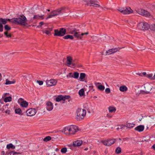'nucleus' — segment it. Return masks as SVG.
Instances as JSON below:
<instances>
[{"label":"nucleus","instance_id":"obj_1","mask_svg":"<svg viewBox=\"0 0 155 155\" xmlns=\"http://www.w3.org/2000/svg\"><path fill=\"white\" fill-rule=\"evenodd\" d=\"M12 19V23L25 26L28 25L27 21H28L26 17L23 15H19L17 18H14Z\"/></svg>","mask_w":155,"mask_h":155},{"label":"nucleus","instance_id":"obj_2","mask_svg":"<svg viewBox=\"0 0 155 155\" xmlns=\"http://www.w3.org/2000/svg\"><path fill=\"white\" fill-rule=\"evenodd\" d=\"M78 127L75 125H71L66 127L62 130V132L67 135H74L78 130Z\"/></svg>","mask_w":155,"mask_h":155},{"label":"nucleus","instance_id":"obj_3","mask_svg":"<svg viewBox=\"0 0 155 155\" xmlns=\"http://www.w3.org/2000/svg\"><path fill=\"white\" fill-rule=\"evenodd\" d=\"M77 114L76 119L78 121H81L86 115V111L84 109L78 108L77 110Z\"/></svg>","mask_w":155,"mask_h":155},{"label":"nucleus","instance_id":"obj_4","mask_svg":"<svg viewBox=\"0 0 155 155\" xmlns=\"http://www.w3.org/2000/svg\"><path fill=\"white\" fill-rule=\"evenodd\" d=\"M28 21L29 22H31L33 21L35 19H39L41 18V19H44V15H34L32 13H29L27 16Z\"/></svg>","mask_w":155,"mask_h":155},{"label":"nucleus","instance_id":"obj_5","mask_svg":"<svg viewBox=\"0 0 155 155\" xmlns=\"http://www.w3.org/2000/svg\"><path fill=\"white\" fill-rule=\"evenodd\" d=\"M54 35L55 36H64L66 33V30L64 28H60L59 30L55 29L54 30Z\"/></svg>","mask_w":155,"mask_h":155},{"label":"nucleus","instance_id":"obj_6","mask_svg":"<svg viewBox=\"0 0 155 155\" xmlns=\"http://www.w3.org/2000/svg\"><path fill=\"white\" fill-rule=\"evenodd\" d=\"M138 28L142 30H146L150 28L149 25L146 22H140L137 25Z\"/></svg>","mask_w":155,"mask_h":155},{"label":"nucleus","instance_id":"obj_7","mask_svg":"<svg viewBox=\"0 0 155 155\" xmlns=\"http://www.w3.org/2000/svg\"><path fill=\"white\" fill-rule=\"evenodd\" d=\"M144 87V90L141 91V93L143 94H147L149 93L150 91L152 89L153 86L151 84L146 83L145 84Z\"/></svg>","mask_w":155,"mask_h":155},{"label":"nucleus","instance_id":"obj_8","mask_svg":"<svg viewBox=\"0 0 155 155\" xmlns=\"http://www.w3.org/2000/svg\"><path fill=\"white\" fill-rule=\"evenodd\" d=\"M116 140L115 139H108L107 140H101V142L106 146H110L114 144Z\"/></svg>","mask_w":155,"mask_h":155},{"label":"nucleus","instance_id":"obj_9","mask_svg":"<svg viewBox=\"0 0 155 155\" xmlns=\"http://www.w3.org/2000/svg\"><path fill=\"white\" fill-rule=\"evenodd\" d=\"M18 103L22 107H27L28 106V103L26 101H25L22 98H20L18 99Z\"/></svg>","mask_w":155,"mask_h":155},{"label":"nucleus","instance_id":"obj_10","mask_svg":"<svg viewBox=\"0 0 155 155\" xmlns=\"http://www.w3.org/2000/svg\"><path fill=\"white\" fill-rule=\"evenodd\" d=\"M70 97V96L68 95H59L56 98L55 101L57 102H59L61 100L64 101L66 99H69Z\"/></svg>","mask_w":155,"mask_h":155},{"label":"nucleus","instance_id":"obj_11","mask_svg":"<svg viewBox=\"0 0 155 155\" xmlns=\"http://www.w3.org/2000/svg\"><path fill=\"white\" fill-rule=\"evenodd\" d=\"M57 82V81L54 79H51L46 81V85L48 87L56 85Z\"/></svg>","mask_w":155,"mask_h":155},{"label":"nucleus","instance_id":"obj_12","mask_svg":"<svg viewBox=\"0 0 155 155\" xmlns=\"http://www.w3.org/2000/svg\"><path fill=\"white\" fill-rule=\"evenodd\" d=\"M137 12L139 14L145 17H147L150 16V14L148 12L143 9H138Z\"/></svg>","mask_w":155,"mask_h":155},{"label":"nucleus","instance_id":"obj_13","mask_svg":"<svg viewBox=\"0 0 155 155\" xmlns=\"http://www.w3.org/2000/svg\"><path fill=\"white\" fill-rule=\"evenodd\" d=\"M26 113L28 116H32L35 114L36 110L34 108H31L28 110L26 111Z\"/></svg>","mask_w":155,"mask_h":155},{"label":"nucleus","instance_id":"obj_14","mask_svg":"<svg viewBox=\"0 0 155 155\" xmlns=\"http://www.w3.org/2000/svg\"><path fill=\"white\" fill-rule=\"evenodd\" d=\"M12 19L9 18H0V24H1L3 26V24L5 25L6 24L8 21L11 22L12 23Z\"/></svg>","mask_w":155,"mask_h":155},{"label":"nucleus","instance_id":"obj_15","mask_svg":"<svg viewBox=\"0 0 155 155\" xmlns=\"http://www.w3.org/2000/svg\"><path fill=\"white\" fill-rule=\"evenodd\" d=\"M67 64L68 66L71 65L73 66L75 65V64L73 63V59L70 56H68L67 58Z\"/></svg>","mask_w":155,"mask_h":155},{"label":"nucleus","instance_id":"obj_16","mask_svg":"<svg viewBox=\"0 0 155 155\" xmlns=\"http://www.w3.org/2000/svg\"><path fill=\"white\" fill-rule=\"evenodd\" d=\"M46 105V109L48 111H50L53 109V106L52 103L50 101L47 102Z\"/></svg>","mask_w":155,"mask_h":155},{"label":"nucleus","instance_id":"obj_17","mask_svg":"<svg viewBox=\"0 0 155 155\" xmlns=\"http://www.w3.org/2000/svg\"><path fill=\"white\" fill-rule=\"evenodd\" d=\"M83 142L81 140H77L74 141L73 143V146L74 147H79L81 145Z\"/></svg>","mask_w":155,"mask_h":155},{"label":"nucleus","instance_id":"obj_18","mask_svg":"<svg viewBox=\"0 0 155 155\" xmlns=\"http://www.w3.org/2000/svg\"><path fill=\"white\" fill-rule=\"evenodd\" d=\"M117 49L118 48H115L114 49H110L106 51V54H105V55H106L107 54L110 55L114 53L117 51Z\"/></svg>","mask_w":155,"mask_h":155},{"label":"nucleus","instance_id":"obj_19","mask_svg":"<svg viewBox=\"0 0 155 155\" xmlns=\"http://www.w3.org/2000/svg\"><path fill=\"white\" fill-rule=\"evenodd\" d=\"M133 11L130 7L126 8L123 11H122V13L125 14H129L132 13Z\"/></svg>","mask_w":155,"mask_h":155},{"label":"nucleus","instance_id":"obj_20","mask_svg":"<svg viewBox=\"0 0 155 155\" xmlns=\"http://www.w3.org/2000/svg\"><path fill=\"white\" fill-rule=\"evenodd\" d=\"M144 129V126L142 125L138 126L135 128V130L139 132L142 131Z\"/></svg>","mask_w":155,"mask_h":155},{"label":"nucleus","instance_id":"obj_21","mask_svg":"<svg viewBox=\"0 0 155 155\" xmlns=\"http://www.w3.org/2000/svg\"><path fill=\"white\" fill-rule=\"evenodd\" d=\"M74 36L77 38L78 39H82V37L81 36L80 32H76L74 33Z\"/></svg>","mask_w":155,"mask_h":155},{"label":"nucleus","instance_id":"obj_22","mask_svg":"<svg viewBox=\"0 0 155 155\" xmlns=\"http://www.w3.org/2000/svg\"><path fill=\"white\" fill-rule=\"evenodd\" d=\"M65 7H63L58 9L57 10L58 11V14L59 15L61 13L63 14L62 12L64 11L65 10Z\"/></svg>","mask_w":155,"mask_h":155},{"label":"nucleus","instance_id":"obj_23","mask_svg":"<svg viewBox=\"0 0 155 155\" xmlns=\"http://www.w3.org/2000/svg\"><path fill=\"white\" fill-rule=\"evenodd\" d=\"M65 7H63L58 9L57 10L58 11V14L59 15L61 13L63 14L62 12L64 11L65 10Z\"/></svg>","mask_w":155,"mask_h":155},{"label":"nucleus","instance_id":"obj_24","mask_svg":"<svg viewBox=\"0 0 155 155\" xmlns=\"http://www.w3.org/2000/svg\"><path fill=\"white\" fill-rule=\"evenodd\" d=\"M119 90L121 92L126 91L127 90V88L125 85H123L120 87Z\"/></svg>","mask_w":155,"mask_h":155},{"label":"nucleus","instance_id":"obj_25","mask_svg":"<svg viewBox=\"0 0 155 155\" xmlns=\"http://www.w3.org/2000/svg\"><path fill=\"white\" fill-rule=\"evenodd\" d=\"M109 112L110 113L115 112L116 111L115 107L113 106H110L108 107Z\"/></svg>","mask_w":155,"mask_h":155},{"label":"nucleus","instance_id":"obj_26","mask_svg":"<svg viewBox=\"0 0 155 155\" xmlns=\"http://www.w3.org/2000/svg\"><path fill=\"white\" fill-rule=\"evenodd\" d=\"M15 147L11 143L7 144L6 146V148L8 149H9L10 148H11L12 149H15Z\"/></svg>","mask_w":155,"mask_h":155},{"label":"nucleus","instance_id":"obj_27","mask_svg":"<svg viewBox=\"0 0 155 155\" xmlns=\"http://www.w3.org/2000/svg\"><path fill=\"white\" fill-rule=\"evenodd\" d=\"M15 80H13L12 81H10L8 80V79H6V82L5 84L6 85L10 84H13L15 83Z\"/></svg>","mask_w":155,"mask_h":155},{"label":"nucleus","instance_id":"obj_28","mask_svg":"<svg viewBox=\"0 0 155 155\" xmlns=\"http://www.w3.org/2000/svg\"><path fill=\"white\" fill-rule=\"evenodd\" d=\"M63 38L65 39H70L71 40L74 39V37L72 35H67L63 37Z\"/></svg>","mask_w":155,"mask_h":155},{"label":"nucleus","instance_id":"obj_29","mask_svg":"<svg viewBox=\"0 0 155 155\" xmlns=\"http://www.w3.org/2000/svg\"><path fill=\"white\" fill-rule=\"evenodd\" d=\"M8 109V107L7 105H3L0 108V110L3 113L5 110Z\"/></svg>","mask_w":155,"mask_h":155},{"label":"nucleus","instance_id":"obj_30","mask_svg":"<svg viewBox=\"0 0 155 155\" xmlns=\"http://www.w3.org/2000/svg\"><path fill=\"white\" fill-rule=\"evenodd\" d=\"M12 100V98L11 96L6 97L4 99V101L5 102H10Z\"/></svg>","mask_w":155,"mask_h":155},{"label":"nucleus","instance_id":"obj_31","mask_svg":"<svg viewBox=\"0 0 155 155\" xmlns=\"http://www.w3.org/2000/svg\"><path fill=\"white\" fill-rule=\"evenodd\" d=\"M4 29L6 30L5 32H8V31L11 30V27L9 26L8 25H6L4 26Z\"/></svg>","mask_w":155,"mask_h":155},{"label":"nucleus","instance_id":"obj_32","mask_svg":"<svg viewBox=\"0 0 155 155\" xmlns=\"http://www.w3.org/2000/svg\"><path fill=\"white\" fill-rule=\"evenodd\" d=\"M86 76V74L85 73H81L80 74V79L82 80V81H83L82 80Z\"/></svg>","mask_w":155,"mask_h":155},{"label":"nucleus","instance_id":"obj_33","mask_svg":"<svg viewBox=\"0 0 155 155\" xmlns=\"http://www.w3.org/2000/svg\"><path fill=\"white\" fill-rule=\"evenodd\" d=\"M94 2H92L91 3H87V5H90V6H93L97 7H99L100 5L97 4L93 3Z\"/></svg>","mask_w":155,"mask_h":155},{"label":"nucleus","instance_id":"obj_34","mask_svg":"<svg viewBox=\"0 0 155 155\" xmlns=\"http://www.w3.org/2000/svg\"><path fill=\"white\" fill-rule=\"evenodd\" d=\"M15 113L16 114H18L19 115H22L21 110L19 108L16 109L15 110Z\"/></svg>","mask_w":155,"mask_h":155},{"label":"nucleus","instance_id":"obj_35","mask_svg":"<svg viewBox=\"0 0 155 155\" xmlns=\"http://www.w3.org/2000/svg\"><path fill=\"white\" fill-rule=\"evenodd\" d=\"M125 127H127L128 128H132L134 127V124H132L130 123H127L125 125Z\"/></svg>","mask_w":155,"mask_h":155},{"label":"nucleus","instance_id":"obj_36","mask_svg":"<svg viewBox=\"0 0 155 155\" xmlns=\"http://www.w3.org/2000/svg\"><path fill=\"white\" fill-rule=\"evenodd\" d=\"M79 73L78 72H74L73 75V78L78 79L79 77Z\"/></svg>","mask_w":155,"mask_h":155},{"label":"nucleus","instance_id":"obj_37","mask_svg":"<svg viewBox=\"0 0 155 155\" xmlns=\"http://www.w3.org/2000/svg\"><path fill=\"white\" fill-rule=\"evenodd\" d=\"M78 93L80 96H83L84 94V89L82 88L80 90Z\"/></svg>","mask_w":155,"mask_h":155},{"label":"nucleus","instance_id":"obj_38","mask_svg":"<svg viewBox=\"0 0 155 155\" xmlns=\"http://www.w3.org/2000/svg\"><path fill=\"white\" fill-rule=\"evenodd\" d=\"M153 75L152 74H147L146 77L148 78L149 79L151 80H154V78H153Z\"/></svg>","mask_w":155,"mask_h":155},{"label":"nucleus","instance_id":"obj_39","mask_svg":"<svg viewBox=\"0 0 155 155\" xmlns=\"http://www.w3.org/2000/svg\"><path fill=\"white\" fill-rule=\"evenodd\" d=\"M97 88L100 91H103L105 89V87L104 86L102 85H99L97 86Z\"/></svg>","mask_w":155,"mask_h":155},{"label":"nucleus","instance_id":"obj_40","mask_svg":"<svg viewBox=\"0 0 155 155\" xmlns=\"http://www.w3.org/2000/svg\"><path fill=\"white\" fill-rule=\"evenodd\" d=\"M52 13V14H53V16H54L58 15H59L58 12L57 10L56 9L55 10H54L52 12H51Z\"/></svg>","mask_w":155,"mask_h":155},{"label":"nucleus","instance_id":"obj_41","mask_svg":"<svg viewBox=\"0 0 155 155\" xmlns=\"http://www.w3.org/2000/svg\"><path fill=\"white\" fill-rule=\"evenodd\" d=\"M121 151V148L120 147H117L115 150V152L117 154H119Z\"/></svg>","mask_w":155,"mask_h":155},{"label":"nucleus","instance_id":"obj_42","mask_svg":"<svg viewBox=\"0 0 155 155\" xmlns=\"http://www.w3.org/2000/svg\"><path fill=\"white\" fill-rule=\"evenodd\" d=\"M51 137L48 136L45 138L43 139V140L47 142L51 140Z\"/></svg>","mask_w":155,"mask_h":155},{"label":"nucleus","instance_id":"obj_43","mask_svg":"<svg viewBox=\"0 0 155 155\" xmlns=\"http://www.w3.org/2000/svg\"><path fill=\"white\" fill-rule=\"evenodd\" d=\"M78 30H77L75 28H74L73 29H72L70 31V32H69L70 33L74 34V33L75 32H77L78 31Z\"/></svg>","mask_w":155,"mask_h":155},{"label":"nucleus","instance_id":"obj_44","mask_svg":"<svg viewBox=\"0 0 155 155\" xmlns=\"http://www.w3.org/2000/svg\"><path fill=\"white\" fill-rule=\"evenodd\" d=\"M4 34L7 38H11L12 37V35L11 33L8 34V32H5Z\"/></svg>","mask_w":155,"mask_h":155},{"label":"nucleus","instance_id":"obj_45","mask_svg":"<svg viewBox=\"0 0 155 155\" xmlns=\"http://www.w3.org/2000/svg\"><path fill=\"white\" fill-rule=\"evenodd\" d=\"M150 122L152 124L155 125V118H153L150 119Z\"/></svg>","mask_w":155,"mask_h":155},{"label":"nucleus","instance_id":"obj_46","mask_svg":"<svg viewBox=\"0 0 155 155\" xmlns=\"http://www.w3.org/2000/svg\"><path fill=\"white\" fill-rule=\"evenodd\" d=\"M61 151L63 153H65L67 152V149L66 147L63 148L61 149Z\"/></svg>","mask_w":155,"mask_h":155},{"label":"nucleus","instance_id":"obj_47","mask_svg":"<svg viewBox=\"0 0 155 155\" xmlns=\"http://www.w3.org/2000/svg\"><path fill=\"white\" fill-rule=\"evenodd\" d=\"M151 30L152 31H155V24L152 25L150 28Z\"/></svg>","mask_w":155,"mask_h":155},{"label":"nucleus","instance_id":"obj_48","mask_svg":"<svg viewBox=\"0 0 155 155\" xmlns=\"http://www.w3.org/2000/svg\"><path fill=\"white\" fill-rule=\"evenodd\" d=\"M44 24V23L43 22H40L39 23V25H38L37 27V28H39Z\"/></svg>","mask_w":155,"mask_h":155},{"label":"nucleus","instance_id":"obj_49","mask_svg":"<svg viewBox=\"0 0 155 155\" xmlns=\"http://www.w3.org/2000/svg\"><path fill=\"white\" fill-rule=\"evenodd\" d=\"M73 74L72 73H70L67 75L66 76L67 78H73Z\"/></svg>","mask_w":155,"mask_h":155},{"label":"nucleus","instance_id":"obj_50","mask_svg":"<svg viewBox=\"0 0 155 155\" xmlns=\"http://www.w3.org/2000/svg\"><path fill=\"white\" fill-rule=\"evenodd\" d=\"M105 91L107 93H109L110 92V90L109 88H106L105 90Z\"/></svg>","mask_w":155,"mask_h":155},{"label":"nucleus","instance_id":"obj_51","mask_svg":"<svg viewBox=\"0 0 155 155\" xmlns=\"http://www.w3.org/2000/svg\"><path fill=\"white\" fill-rule=\"evenodd\" d=\"M86 2H89L91 3L92 2H94L95 0H84Z\"/></svg>","mask_w":155,"mask_h":155},{"label":"nucleus","instance_id":"obj_52","mask_svg":"<svg viewBox=\"0 0 155 155\" xmlns=\"http://www.w3.org/2000/svg\"><path fill=\"white\" fill-rule=\"evenodd\" d=\"M37 82L40 85H42L43 83V81H41L37 80Z\"/></svg>","mask_w":155,"mask_h":155},{"label":"nucleus","instance_id":"obj_53","mask_svg":"<svg viewBox=\"0 0 155 155\" xmlns=\"http://www.w3.org/2000/svg\"><path fill=\"white\" fill-rule=\"evenodd\" d=\"M120 129H125V125H121L120 126Z\"/></svg>","mask_w":155,"mask_h":155},{"label":"nucleus","instance_id":"obj_54","mask_svg":"<svg viewBox=\"0 0 155 155\" xmlns=\"http://www.w3.org/2000/svg\"><path fill=\"white\" fill-rule=\"evenodd\" d=\"M42 31L43 33H45L47 35H48L49 34H50V33L47 30H46L45 31H44V30H42Z\"/></svg>","mask_w":155,"mask_h":155},{"label":"nucleus","instance_id":"obj_55","mask_svg":"<svg viewBox=\"0 0 155 155\" xmlns=\"http://www.w3.org/2000/svg\"><path fill=\"white\" fill-rule=\"evenodd\" d=\"M3 27L2 25L0 24V32H2L3 31Z\"/></svg>","mask_w":155,"mask_h":155},{"label":"nucleus","instance_id":"obj_56","mask_svg":"<svg viewBox=\"0 0 155 155\" xmlns=\"http://www.w3.org/2000/svg\"><path fill=\"white\" fill-rule=\"evenodd\" d=\"M54 16H53V14H52V13L51 12V14L48 15V16L46 18V19H47L48 18H51L52 17H53Z\"/></svg>","mask_w":155,"mask_h":155},{"label":"nucleus","instance_id":"obj_57","mask_svg":"<svg viewBox=\"0 0 155 155\" xmlns=\"http://www.w3.org/2000/svg\"><path fill=\"white\" fill-rule=\"evenodd\" d=\"M52 28H48L46 30H47L50 33V32L52 31Z\"/></svg>","mask_w":155,"mask_h":155},{"label":"nucleus","instance_id":"obj_58","mask_svg":"<svg viewBox=\"0 0 155 155\" xmlns=\"http://www.w3.org/2000/svg\"><path fill=\"white\" fill-rule=\"evenodd\" d=\"M12 152H13L12 153L13 155H15V154H21V153H20L19 152H14V151H12Z\"/></svg>","mask_w":155,"mask_h":155},{"label":"nucleus","instance_id":"obj_59","mask_svg":"<svg viewBox=\"0 0 155 155\" xmlns=\"http://www.w3.org/2000/svg\"><path fill=\"white\" fill-rule=\"evenodd\" d=\"M88 34V32H86L85 33H81L80 35H81V36H82L84 35H87Z\"/></svg>","mask_w":155,"mask_h":155},{"label":"nucleus","instance_id":"obj_60","mask_svg":"<svg viewBox=\"0 0 155 155\" xmlns=\"http://www.w3.org/2000/svg\"><path fill=\"white\" fill-rule=\"evenodd\" d=\"M4 112H5L6 113L9 114L10 113V111L9 110H8L7 109L5 110V111H4Z\"/></svg>","mask_w":155,"mask_h":155},{"label":"nucleus","instance_id":"obj_61","mask_svg":"<svg viewBox=\"0 0 155 155\" xmlns=\"http://www.w3.org/2000/svg\"><path fill=\"white\" fill-rule=\"evenodd\" d=\"M123 10H124V9H122V8H121L120 9H118V11L122 13V11H123Z\"/></svg>","mask_w":155,"mask_h":155},{"label":"nucleus","instance_id":"obj_62","mask_svg":"<svg viewBox=\"0 0 155 155\" xmlns=\"http://www.w3.org/2000/svg\"><path fill=\"white\" fill-rule=\"evenodd\" d=\"M141 74L142 75L143 74V76H145L146 75V73L145 72H143Z\"/></svg>","mask_w":155,"mask_h":155},{"label":"nucleus","instance_id":"obj_63","mask_svg":"<svg viewBox=\"0 0 155 155\" xmlns=\"http://www.w3.org/2000/svg\"><path fill=\"white\" fill-rule=\"evenodd\" d=\"M136 74L139 75V76H142V74L141 73H137Z\"/></svg>","mask_w":155,"mask_h":155},{"label":"nucleus","instance_id":"obj_64","mask_svg":"<svg viewBox=\"0 0 155 155\" xmlns=\"http://www.w3.org/2000/svg\"><path fill=\"white\" fill-rule=\"evenodd\" d=\"M152 148L153 149L155 150V144H154L153 146H152Z\"/></svg>","mask_w":155,"mask_h":155}]
</instances>
